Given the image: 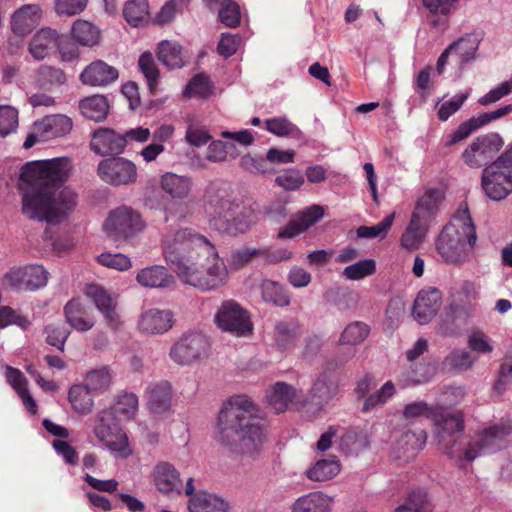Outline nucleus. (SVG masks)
I'll list each match as a JSON object with an SVG mask.
<instances>
[{
	"mask_svg": "<svg viewBox=\"0 0 512 512\" xmlns=\"http://www.w3.org/2000/svg\"><path fill=\"white\" fill-rule=\"evenodd\" d=\"M342 470L339 458L330 455L319 458L305 470V476L312 482H326L337 477Z\"/></svg>",
	"mask_w": 512,
	"mask_h": 512,
	"instance_id": "26",
	"label": "nucleus"
},
{
	"mask_svg": "<svg viewBox=\"0 0 512 512\" xmlns=\"http://www.w3.org/2000/svg\"><path fill=\"white\" fill-rule=\"evenodd\" d=\"M503 145L504 141L498 133L478 136L463 151V161L469 167L478 168L494 158Z\"/></svg>",
	"mask_w": 512,
	"mask_h": 512,
	"instance_id": "13",
	"label": "nucleus"
},
{
	"mask_svg": "<svg viewBox=\"0 0 512 512\" xmlns=\"http://www.w3.org/2000/svg\"><path fill=\"white\" fill-rule=\"evenodd\" d=\"M188 510L189 512H229V506L222 498L201 492L190 498Z\"/></svg>",
	"mask_w": 512,
	"mask_h": 512,
	"instance_id": "35",
	"label": "nucleus"
},
{
	"mask_svg": "<svg viewBox=\"0 0 512 512\" xmlns=\"http://www.w3.org/2000/svg\"><path fill=\"white\" fill-rule=\"evenodd\" d=\"M86 386L75 385L69 391L72 408L79 414H87L93 407V399Z\"/></svg>",
	"mask_w": 512,
	"mask_h": 512,
	"instance_id": "44",
	"label": "nucleus"
},
{
	"mask_svg": "<svg viewBox=\"0 0 512 512\" xmlns=\"http://www.w3.org/2000/svg\"><path fill=\"white\" fill-rule=\"evenodd\" d=\"M118 78V70L102 60L90 63L80 74L83 84L89 86H106Z\"/></svg>",
	"mask_w": 512,
	"mask_h": 512,
	"instance_id": "22",
	"label": "nucleus"
},
{
	"mask_svg": "<svg viewBox=\"0 0 512 512\" xmlns=\"http://www.w3.org/2000/svg\"><path fill=\"white\" fill-rule=\"evenodd\" d=\"M97 172L104 182L114 186L134 184L138 179L136 164L124 157L109 158L101 161Z\"/></svg>",
	"mask_w": 512,
	"mask_h": 512,
	"instance_id": "14",
	"label": "nucleus"
},
{
	"mask_svg": "<svg viewBox=\"0 0 512 512\" xmlns=\"http://www.w3.org/2000/svg\"><path fill=\"white\" fill-rule=\"evenodd\" d=\"M234 154V146L222 141L212 142L207 151V157L211 161H223L228 155Z\"/></svg>",
	"mask_w": 512,
	"mask_h": 512,
	"instance_id": "62",
	"label": "nucleus"
},
{
	"mask_svg": "<svg viewBox=\"0 0 512 512\" xmlns=\"http://www.w3.org/2000/svg\"><path fill=\"white\" fill-rule=\"evenodd\" d=\"M213 93V85L205 74L195 75L187 84L184 96L188 98H206Z\"/></svg>",
	"mask_w": 512,
	"mask_h": 512,
	"instance_id": "46",
	"label": "nucleus"
},
{
	"mask_svg": "<svg viewBox=\"0 0 512 512\" xmlns=\"http://www.w3.org/2000/svg\"><path fill=\"white\" fill-rule=\"evenodd\" d=\"M42 17L41 8L35 4L24 5L11 18L12 31L21 37L29 34Z\"/></svg>",
	"mask_w": 512,
	"mask_h": 512,
	"instance_id": "25",
	"label": "nucleus"
},
{
	"mask_svg": "<svg viewBox=\"0 0 512 512\" xmlns=\"http://www.w3.org/2000/svg\"><path fill=\"white\" fill-rule=\"evenodd\" d=\"M72 120L66 115H49L32 125L23 147L30 149L34 145L61 137L68 134L72 129Z\"/></svg>",
	"mask_w": 512,
	"mask_h": 512,
	"instance_id": "10",
	"label": "nucleus"
},
{
	"mask_svg": "<svg viewBox=\"0 0 512 512\" xmlns=\"http://www.w3.org/2000/svg\"><path fill=\"white\" fill-rule=\"evenodd\" d=\"M468 347L477 354H488L493 351V343L489 336L481 330H474L468 335Z\"/></svg>",
	"mask_w": 512,
	"mask_h": 512,
	"instance_id": "52",
	"label": "nucleus"
},
{
	"mask_svg": "<svg viewBox=\"0 0 512 512\" xmlns=\"http://www.w3.org/2000/svg\"><path fill=\"white\" fill-rule=\"evenodd\" d=\"M90 145L92 150L100 155L119 154L124 150L121 134L107 128L95 131Z\"/></svg>",
	"mask_w": 512,
	"mask_h": 512,
	"instance_id": "29",
	"label": "nucleus"
},
{
	"mask_svg": "<svg viewBox=\"0 0 512 512\" xmlns=\"http://www.w3.org/2000/svg\"><path fill=\"white\" fill-rule=\"evenodd\" d=\"M97 260L101 265L118 271H126L132 267L130 258L121 253H102Z\"/></svg>",
	"mask_w": 512,
	"mask_h": 512,
	"instance_id": "54",
	"label": "nucleus"
},
{
	"mask_svg": "<svg viewBox=\"0 0 512 512\" xmlns=\"http://www.w3.org/2000/svg\"><path fill=\"white\" fill-rule=\"evenodd\" d=\"M395 220V212L387 215L380 223L373 226H360L356 233L360 238H376V239H384Z\"/></svg>",
	"mask_w": 512,
	"mask_h": 512,
	"instance_id": "48",
	"label": "nucleus"
},
{
	"mask_svg": "<svg viewBox=\"0 0 512 512\" xmlns=\"http://www.w3.org/2000/svg\"><path fill=\"white\" fill-rule=\"evenodd\" d=\"M469 97V92L460 93L453 98L443 102L438 109V118L446 121L450 116L455 114Z\"/></svg>",
	"mask_w": 512,
	"mask_h": 512,
	"instance_id": "56",
	"label": "nucleus"
},
{
	"mask_svg": "<svg viewBox=\"0 0 512 512\" xmlns=\"http://www.w3.org/2000/svg\"><path fill=\"white\" fill-rule=\"evenodd\" d=\"M7 382L13 387L25 408L31 413H37V404L27 389V380L22 372L13 367H6Z\"/></svg>",
	"mask_w": 512,
	"mask_h": 512,
	"instance_id": "34",
	"label": "nucleus"
},
{
	"mask_svg": "<svg viewBox=\"0 0 512 512\" xmlns=\"http://www.w3.org/2000/svg\"><path fill=\"white\" fill-rule=\"evenodd\" d=\"M173 326V314L169 310L151 308L145 310L138 321V328L146 334H162Z\"/></svg>",
	"mask_w": 512,
	"mask_h": 512,
	"instance_id": "20",
	"label": "nucleus"
},
{
	"mask_svg": "<svg viewBox=\"0 0 512 512\" xmlns=\"http://www.w3.org/2000/svg\"><path fill=\"white\" fill-rule=\"evenodd\" d=\"M88 0H56L55 11L58 15L73 16L81 13Z\"/></svg>",
	"mask_w": 512,
	"mask_h": 512,
	"instance_id": "59",
	"label": "nucleus"
},
{
	"mask_svg": "<svg viewBox=\"0 0 512 512\" xmlns=\"http://www.w3.org/2000/svg\"><path fill=\"white\" fill-rule=\"evenodd\" d=\"M376 270L374 260L366 259L345 268L344 275L350 280H359L372 275Z\"/></svg>",
	"mask_w": 512,
	"mask_h": 512,
	"instance_id": "53",
	"label": "nucleus"
},
{
	"mask_svg": "<svg viewBox=\"0 0 512 512\" xmlns=\"http://www.w3.org/2000/svg\"><path fill=\"white\" fill-rule=\"evenodd\" d=\"M158 60L169 69H178L189 61L188 52L177 42L161 41L156 50Z\"/></svg>",
	"mask_w": 512,
	"mask_h": 512,
	"instance_id": "28",
	"label": "nucleus"
},
{
	"mask_svg": "<svg viewBox=\"0 0 512 512\" xmlns=\"http://www.w3.org/2000/svg\"><path fill=\"white\" fill-rule=\"evenodd\" d=\"M395 393L394 385L391 381L386 382L379 391L370 395L364 402L363 409L369 410L377 405L384 404Z\"/></svg>",
	"mask_w": 512,
	"mask_h": 512,
	"instance_id": "58",
	"label": "nucleus"
},
{
	"mask_svg": "<svg viewBox=\"0 0 512 512\" xmlns=\"http://www.w3.org/2000/svg\"><path fill=\"white\" fill-rule=\"evenodd\" d=\"M113 380V375L109 368L100 367L91 370L85 377V386L90 391H103L107 389Z\"/></svg>",
	"mask_w": 512,
	"mask_h": 512,
	"instance_id": "47",
	"label": "nucleus"
},
{
	"mask_svg": "<svg viewBox=\"0 0 512 512\" xmlns=\"http://www.w3.org/2000/svg\"><path fill=\"white\" fill-rule=\"evenodd\" d=\"M59 34L51 28H42L31 38L29 42V53L37 60L49 56L57 47Z\"/></svg>",
	"mask_w": 512,
	"mask_h": 512,
	"instance_id": "30",
	"label": "nucleus"
},
{
	"mask_svg": "<svg viewBox=\"0 0 512 512\" xmlns=\"http://www.w3.org/2000/svg\"><path fill=\"white\" fill-rule=\"evenodd\" d=\"M220 21L228 27H236L240 24L241 13L238 4L232 0L220 6Z\"/></svg>",
	"mask_w": 512,
	"mask_h": 512,
	"instance_id": "55",
	"label": "nucleus"
},
{
	"mask_svg": "<svg viewBox=\"0 0 512 512\" xmlns=\"http://www.w3.org/2000/svg\"><path fill=\"white\" fill-rule=\"evenodd\" d=\"M138 65L147 80L150 92L155 95L158 92L159 70L152 54L149 52L141 54Z\"/></svg>",
	"mask_w": 512,
	"mask_h": 512,
	"instance_id": "45",
	"label": "nucleus"
},
{
	"mask_svg": "<svg viewBox=\"0 0 512 512\" xmlns=\"http://www.w3.org/2000/svg\"><path fill=\"white\" fill-rule=\"evenodd\" d=\"M476 49L477 43L473 38H463L454 42L439 57L437 61L438 74L443 73L448 58H451L453 62L461 66L474 56Z\"/></svg>",
	"mask_w": 512,
	"mask_h": 512,
	"instance_id": "23",
	"label": "nucleus"
},
{
	"mask_svg": "<svg viewBox=\"0 0 512 512\" xmlns=\"http://www.w3.org/2000/svg\"><path fill=\"white\" fill-rule=\"evenodd\" d=\"M84 294L94 302L111 327L115 328L119 325L120 317L117 311L116 295L110 294L102 286L94 283L85 286Z\"/></svg>",
	"mask_w": 512,
	"mask_h": 512,
	"instance_id": "18",
	"label": "nucleus"
},
{
	"mask_svg": "<svg viewBox=\"0 0 512 512\" xmlns=\"http://www.w3.org/2000/svg\"><path fill=\"white\" fill-rule=\"evenodd\" d=\"M276 183L285 190H296L303 185L304 178L296 170H286L276 178Z\"/></svg>",
	"mask_w": 512,
	"mask_h": 512,
	"instance_id": "61",
	"label": "nucleus"
},
{
	"mask_svg": "<svg viewBox=\"0 0 512 512\" xmlns=\"http://www.w3.org/2000/svg\"><path fill=\"white\" fill-rule=\"evenodd\" d=\"M145 228L141 215L128 206L112 210L103 223V230L113 240H127Z\"/></svg>",
	"mask_w": 512,
	"mask_h": 512,
	"instance_id": "9",
	"label": "nucleus"
},
{
	"mask_svg": "<svg viewBox=\"0 0 512 512\" xmlns=\"http://www.w3.org/2000/svg\"><path fill=\"white\" fill-rule=\"evenodd\" d=\"M294 397L295 390L285 383H276L266 391L267 401L276 412L285 411Z\"/></svg>",
	"mask_w": 512,
	"mask_h": 512,
	"instance_id": "38",
	"label": "nucleus"
},
{
	"mask_svg": "<svg viewBox=\"0 0 512 512\" xmlns=\"http://www.w3.org/2000/svg\"><path fill=\"white\" fill-rule=\"evenodd\" d=\"M441 303V293L434 288L421 290L415 299L413 316L420 324L428 323L437 313Z\"/></svg>",
	"mask_w": 512,
	"mask_h": 512,
	"instance_id": "21",
	"label": "nucleus"
},
{
	"mask_svg": "<svg viewBox=\"0 0 512 512\" xmlns=\"http://www.w3.org/2000/svg\"><path fill=\"white\" fill-rule=\"evenodd\" d=\"M511 426L495 425L485 429L477 439L468 442L465 450L459 448L456 440L451 447L450 454L471 461L481 452H491L502 448L506 443V438L511 434Z\"/></svg>",
	"mask_w": 512,
	"mask_h": 512,
	"instance_id": "8",
	"label": "nucleus"
},
{
	"mask_svg": "<svg viewBox=\"0 0 512 512\" xmlns=\"http://www.w3.org/2000/svg\"><path fill=\"white\" fill-rule=\"evenodd\" d=\"M113 420L112 412L103 410L96 415L93 434L115 458L126 459L133 454L127 432Z\"/></svg>",
	"mask_w": 512,
	"mask_h": 512,
	"instance_id": "6",
	"label": "nucleus"
},
{
	"mask_svg": "<svg viewBox=\"0 0 512 512\" xmlns=\"http://www.w3.org/2000/svg\"><path fill=\"white\" fill-rule=\"evenodd\" d=\"M324 209L319 205H313L303 211L298 217L288 223V225L279 232V237L292 238L308 229L323 217Z\"/></svg>",
	"mask_w": 512,
	"mask_h": 512,
	"instance_id": "31",
	"label": "nucleus"
},
{
	"mask_svg": "<svg viewBox=\"0 0 512 512\" xmlns=\"http://www.w3.org/2000/svg\"><path fill=\"white\" fill-rule=\"evenodd\" d=\"M146 405L151 413L160 416L171 409L172 392L168 382L150 385L145 393Z\"/></svg>",
	"mask_w": 512,
	"mask_h": 512,
	"instance_id": "24",
	"label": "nucleus"
},
{
	"mask_svg": "<svg viewBox=\"0 0 512 512\" xmlns=\"http://www.w3.org/2000/svg\"><path fill=\"white\" fill-rule=\"evenodd\" d=\"M72 167L67 157L35 160L23 165L19 189L22 211L28 218L55 224L75 209L76 193L69 187H62Z\"/></svg>",
	"mask_w": 512,
	"mask_h": 512,
	"instance_id": "1",
	"label": "nucleus"
},
{
	"mask_svg": "<svg viewBox=\"0 0 512 512\" xmlns=\"http://www.w3.org/2000/svg\"><path fill=\"white\" fill-rule=\"evenodd\" d=\"M113 420L129 421L133 419L138 411V398L133 393L119 395L111 409Z\"/></svg>",
	"mask_w": 512,
	"mask_h": 512,
	"instance_id": "37",
	"label": "nucleus"
},
{
	"mask_svg": "<svg viewBox=\"0 0 512 512\" xmlns=\"http://www.w3.org/2000/svg\"><path fill=\"white\" fill-rule=\"evenodd\" d=\"M230 208V204L225 201L220 204L219 215L213 216L210 219V225L213 229L218 230L220 232H226L228 234H236L238 232H243L247 228V224H242L237 220L230 222L228 219V210Z\"/></svg>",
	"mask_w": 512,
	"mask_h": 512,
	"instance_id": "43",
	"label": "nucleus"
},
{
	"mask_svg": "<svg viewBox=\"0 0 512 512\" xmlns=\"http://www.w3.org/2000/svg\"><path fill=\"white\" fill-rule=\"evenodd\" d=\"M334 498L322 491L307 493L295 500L292 512H332Z\"/></svg>",
	"mask_w": 512,
	"mask_h": 512,
	"instance_id": "27",
	"label": "nucleus"
},
{
	"mask_svg": "<svg viewBox=\"0 0 512 512\" xmlns=\"http://www.w3.org/2000/svg\"><path fill=\"white\" fill-rule=\"evenodd\" d=\"M163 251L166 261L185 284L200 290L222 286L228 271L215 246L191 229H180L165 236Z\"/></svg>",
	"mask_w": 512,
	"mask_h": 512,
	"instance_id": "2",
	"label": "nucleus"
},
{
	"mask_svg": "<svg viewBox=\"0 0 512 512\" xmlns=\"http://www.w3.org/2000/svg\"><path fill=\"white\" fill-rule=\"evenodd\" d=\"M152 478L156 489L164 495L180 494L182 481L179 471L168 462L158 463Z\"/></svg>",
	"mask_w": 512,
	"mask_h": 512,
	"instance_id": "19",
	"label": "nucleus"
},
{
	"mask_svg": "<svg viewBox=\"0 0 512 512\" xmlns=\"http://www.w3.org/2000/svg\"><path fill=\"white\" fill-rule=\"evenodd\" d=\"M481 185L492 200L505 199L512 193V144L496 161L484 168Z\"/></svg>",
	"mask_w": 512,
	"mask_h": 512,
	"instance_id": "7",
	"label": "nucleus"
},
{
	"mask_svg": "<svg viewBox=\"0 0 512 512\" xmlns=\"http://www.w3.org/2000/svg\"><path fill=\"white\" fill-rule=\"evenodd\" d=\"M71 37L82 46L93 47L100 43L101 31L91 22L78 19L72 25Z\"/></svg>",
	"mask_w": 512,
	"mask_h": 512,
	"instance_id": "36",
	"label": "nucleus"
},
{
	"mask_svg": "<svg viewBox=\"0 0 512 512\" xmlns=\"http://www.w3.org/2000/svg\"><path fill=\"white\" fill-rule=\"evenodd\" d=\"M218 440L234 453L253 455L266 441V422L245 395L231 397L222 407L217 420Z\"/></svg>",
	"mask_w": 512,
	"mask_h": 512,
	"instance_id": "3",
	"label": "nucleus"
},
{
	"mask_svg": "<svg viewBox=\"0 0 512 512\" xmlns=\"http://www.w3.org/2000/svg\"><path fill=\"white\" fill-rule=\"evenodd\" d=\"M136 280L141 286L149 288H164L174 283V277L164 266L159 265L141 269Z\"/></svg>",
	"mask_w": 512,
	"mask_h": 512,
	"instance_id": "33",
	"label": "nucleus"
},
{
	"mask_svg": "<svg viewBox=\"0 0 512 512\" xmlns=\"http://www.w3.org/2000/svg\"><path fill=\"white\" fill-rule=\"evenodd\" d=\"M150 137V129L142 126L131 128L127 130L123 135H121L122 140H124V148L132 143H146Z\"/></svg>",
	"mask_w": 512,
	"mask_h": 512,
	"instance_id": "64",
	"label": "nucleus"
},
{
	"mask_svg": "<svg viewBox=\"0 0 512 512\" xmlns=\"http://www.w3.org/2000/svg\"><path fill=\"white\" fill-rule=\"evenodd\" d=\"M67 322L78 331H88L95 323L93 316L84 308L80 298L71 299L64 307Z\"/></svg>",
	"mask_w": 512,
	"mask_h": 512,
	"instance_id": "32",
	"label": "nucleus"
},
{
	"mask_svg": "<svg viewBox=\"0 0 512 512\" xmlns=\"http://www.w3.org/2000/svg\"><path fill=\"white\" fill-rule=\"evenodd\" d=\"M406 419H415L418 417H430L443 433H453L463 428V416L461 412H448L446 410H431L423 402L409 404L404 409Z\"/></svg>",
	"mask_w": 512,
	"mask_h": 512,
	"instance_id": "15",
	"label": "nucleus"
},
{
	"mask_svg": "<svg viewBox=\"0 0 512 512\" xmlns=\"http://www.w3.org/2000/svg\"><path fill=\"white\" fill-rule=\"evenodd\" d=\"M476 231L466 205H461L451 221L442 229L436 249L444 262H465L476 243Z\"/></svg>",
	"mask_w": 512,
	"mask_h": 512,
	"instance_id": "4",
	"label": "nucleus"
},
{
	"mask_svg": "<svg viewBox=\"0 0 512 512\" xmlns=\"http://www.w3.org/2000/svg\"><path fill=\"white\" fill-rule=\"evenodd\" d=\"M4 281L16 289L36 290L47 284L48 273L38 265L13 268L5 275Z\"/></svg>",
	"mask_w": 512,
	"mask_h": 512,
	"instance_id": "16",
	"label": "nucleus"
},
{
	"mask_svg": "<svg viewBox=\"0 0 512 512\" xmlns=\"http://www.w3.org/2000/svg\"><path fill=\"white\" fill-rule=\"evenodd\" d=\"M48 344L63 350L64 343L68 337V330L61 324L49 325L46 328Z\"/></svg>",
	"mask_w": 512,
	"mask_h": 512,
	"instance_id": "63",
	"label": "nucleus"
},
{
	"mask_svg": "<svg viewBox=\"0 0 512 512\" xmlns=\"http://www.w3.org/2000/svg\"><path fill=\"white\" fill-rule=\"evenodd\" d=\"M262 294L265 301L273 302L279 306L289 304V297L283 291V288L276 282L264 281L262 284Z\"/></svg>",
	"mask_w": 512,
	"mask_h": 512,
	"instance_id": "50",
	"label": "nucleus"
},
{
	"mask_svg": "<svg viewBox=\"0 0 512 512\" xmlns=\"http://www.w3.org/2000/svg\"><path fill=\"white\" fill-rule=\"evenodd\" d=\"M370 328L363 322L349 324L341 334L340 343L357 345L362 343L369 335Z\"/></svg>",
	"mask_w": 512,
	"mask_h": 512,
	"instance_id": "49",
	"label": "nucleus"
},
{
	"mask_svg": "<svg viewBox=\"0 0 512 512\" xmlns=\"http://www.w3.org/2000/svg\"><path fill=\"white\" fill-rule=\"evenodd\" d=\"M209 344L202 333L183 334L171 347L170 357L179 365H190L206 357Z\"/></svg>",
	"mask_w": 512,
	"mask_h": 512,
	"instance_id": "12",
	"label": "nucleus"
},
{
	"mask_svg": "<svg viewBox=\"0 0 512 512\" xmlns=\"http://www.w3.org/2000/svg\"><path fill=\"white\" fill-rule=\"evenodd\" d=\"M442 193L436 189H429L419 198L410 223L402 234L401 246L407 250H415L423 242L430 221L436 215Z\"/></svg>",
	"mask_w": 512,
	"mask_h": 512,
	"instance_id": "5",
	"label": "nucleus"
},
{
	"mask_svg": "<svg viewBox=\"0 0 512 512\" xmlns=\"http://www.w3.org/2000/svg\"><path fill=\"white\" fill-rule=\"evenodd\" d=\"M161 187L173 198H184L190 192L191 181L187 177L166 173L161 178Z\"/></svg>",
	"mask_w": 512,
	"mask_h": 512,
	"instance_id": "42",
	"label": "nucleus"
},
{
	"mask_svg": "<svg viewBox=\"0 0 512 512\" xmlns=\"http://www.w3.org/2000/svg\"><path fill=\"white\" fill-rule=\"evenodd\" d=\"M36 81L39 86L46 87L54 83H63L65 81V76L59 69L43 66L36 74Z\"/></svg>",
	"mask_w": 512,
	"mask_h": 512,
	"instance_id": "57",
	"label": "nucleus"
},
{
	"mask_svg": "<svg viewBox=\"0 0 512 512\" xmlns=\"http://www.w3.org/2000/svg\"><path fill=\"white\" fill-rule=\"evenodd\" d=\"M426 442L424 431L419 433L405 432L396 443L397 457L412 458L421 450Z\"/></svg>",
	"mask_w": 512,
	"mask_h": 512,
	"instance_id": "40",
	"label": "nucleus"
},
{
	"mask_svg": "<svg viewBox=\"0 0 512 512\" xmlns=\"http://www.w3.org/2000/svg\"><path fill=\"white\" fill-rule=\"evenodd\" d=\"M123 15L129 25L139 27L150 20V7L147 0H130L125 3Z\"/></svg>",
	"mask_w": 512,
	"mask_h": 512,
	"instance_id": "39",
	"label": "nucleus"
},
{
	"mask_svg": "<svg viewBox=\"0 0 512 512\" xmlns=\"http://www.w3.org/2000/svg\"><path fill=\"white\" fill-rule=\"evenodd\" d=\"M83 116L94 121L104 120L109 112V103L102 95H93L80 101Z\"/></svg>",
	"mask_w": 512,
	"mask_h": 512,
	"instance_id": "41",
	"label": "nucleus"
},
{
	"mask_svg": "<svg viewBox=\"0 0 512 512\" xmlns=\"http://www.w3.org/2000/svg\"><path fill=\"white\" fill-rule=\"evenodd\" d=\"M512 111V105H506L491 112L482 113L476 117L461 123L458 128L446 137V145L452 146L466 139L472 132L482 128L492 121L508 115Z\"/></svg>",
	"mask_w": 512,
	"mask_h": 512,
	"instance_id": "17",
	"label": "nucleus"
},
{
	"mask_svg": "<svg viewBox=\"0 0 512 512\" xmlns=\"http://www.w3.org/2000/svg\"><path fill=\"white\" fill-rule=\"evenodd\" d=\"M214 321L220 330L235 336H246L252 332L249 314L239 304L231 300L221 304Z\"/></svg>",
	"mask_w": 512,
	"mask_h": 512,
	"instance_id": "11",
	"label": "nucleus"
},
{
	"mask_svg": "<svg viewBox=\"0 0 512 512\" xmlns=\"http://www.w3.org/2000/svg\"><path fill=\"white\" fill-rule=\"evenodd\" d=\"M18 127V111L8 105L0 106V135L5 137L16 131Z\"/></svg>",
	"mask_w": 512,
	"mask_h": 512,
	"instance_id": "51",
	"label": "nucleus"
},
{
	"mask_svg": "<svg viewBox=\"0 0 512 512\" xmlns=\"http://www.w3.org/2000/svg\"><path fill=\"white\" fill-rule=\"evenodd\" d=\"M266 129L279 137L291 135L297 130L290 121L283 117L268 119Z\"/></svg>",
	"mask_w": 512,
	"mask_h": 512,
	"instance_id": "60",
	"label": "nucleus"
}]
</instances>
